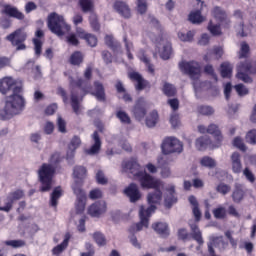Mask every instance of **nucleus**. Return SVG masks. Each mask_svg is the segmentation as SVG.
<instances>
[{"label":"nucleus","mask_w":256,"mask_h":256,"mask_svg":"<svg viewBox=\"0 0 256 256\" xmlns=\"http://www.w3.org/2000/svg\"><path fill=\"white\" fill-rule=\"evenodd\" d=\"M232 171L233 173H241L243 171V164L241 163V154L234 152L231 155Z\"/></svg>","instance_id":"obj_27"},{"label":"nucleus","mask_w":256,"mask_h":256,"mask_svg":"<svg viewBox=\"0 0 256 256\" xmlns=\"http://www.w3.org/2000/svg\"><path fill=\"white\" fill-rule=\"evenodd\" d=\"M92 139L94 141V144L90 147V149L87 150V153L89 155H97L99 151H101V137H99V132L94 131L92 134Z\"/></svg>","instance_id":"obj_25"},{"label":"nucleus","mask_w":256,"mask_h":256,"mask_svg":"<svg viewBox=\"0 0 256 256\" xmlns=\"http://www.w3.org/2000/svg\"><path fill=\"white\" fill-rule=\"evenodd\" d=\"M211 16L222 25L223 29H230L231 18L221 6H214L211 10Z\"/></svg>","instance_id":"obj_13"},{"label":"nucleus","mask_w":256,"mask_h":256,"mask_svg":"<svg viewBox=\"0 0 256 256\" xmlns=\"http://www.w3.org/2000/svg\"><path fill=\"white\" fill-rule=\"evenodd\" d=\"M25 197V192L21 189H17L13 192H10L6 197L5 206H0V211H5L9 213L13 209V203L19 201Z\"/></svg>","instance_id":"obj_14"},{"label":"nucleus","mask_w":256,"mask_h":256,"mask_svg":"<svg viewBox=\"0 0 256 256\" xmlns=\"http://www.w3.org/2000/svg\"><path fill=\"white\" fill-rule=\"evenodd\" d=\"M178 37H179L180 41L191 43V41H193V38L195 37V32L188 31L186 34L183 32H179Z\"/></svg>","instance_id":"obj_50"},{"label":"nucleus","mask_w":256,"mask_h":256,"mask_svg":"<svg viewBox=\"0 0 256 256\" xmlns=\"http://www.w3.org/2000/svg\"><path fill=\"white\" fill-rule=\"evenodd\" d=\"M89 23L92 31H95L96 33L101 31V24L99 23V17H97V14H91L89 16Z\"/></svg>","instance_id":"obj_42"},{"label":"nucleus","mask_w":256,"mask_h":256,"mask_svg":"<svg viewBox=\"0 0 256 256\" xmlns=\"http://www.w3.org/2000/svg\"><path fill=\"white\" fill-rule=\"evenodd\" d=\"M122 169H124L125 173H131L139 181L142 189H157V187H161V180L155 179L147 171L141 170V165L135 158L124 161Z\"/></svg>","instance_id":"obj_4"},{"label":"nucleus","mask_w":256,"mask_h":256,"mask_svg":"<svg viewBox=\"0 0 256 256\" xmlns=\"http://www.w3.org/2000/svg\"><path fill=\"white\" fill-rule=\"evenodd\" d=\"M123 42H124V45L126 48L127 57L131 61V60H133V54L131 53V49L133 47V42H129V40L127 39V35L123 36Z\"/></svg>","instance_id":"obj_52"},{"label":"nucleus","mask_w":256,"mask_h":256,"mask_svg":"<svg viewBox=\"0 0 256 256\" xmlns=\"http://www.w3.org/2000/svg\"><path fill=\"white\" fill-rule=\"evenodd\" d=\"M190 229L192 233H189L186 228H180L178 229L177 235L179 241H183L186 243V241H191V238L198 243V245H203L205 241L203 240V232H201V229H199V225L197 224H190Z\"/></svg>","instance_id":"obj_9"},{"label":"nucleus","mask_w":256,"mask_h":256,"mask_svg":"<svg viewBox=\"0 0 256 256\" xmlns=\"http://www.w3.org/2000/svg\"><path fill=\"white\" fill-rule=\"evenodd\" d=\"M188 201L192 205V213L195 221H201V210L199 209V201L194 195L189 196Z\"/></svg>","instance_id":"obj_26"},{"label":"nucleus","mask_w":256,"mask_h":256,"mask_svg":"<svg viewBox=\"0 0 256 256\" xmlns=\"http://www.w3.org/2000/svg\"><path fill=\"white\" fill-rule=\"evenodd\" d=\"M133 115L137 121H141L147 115V108L145 107V100L143 98H139L134 105Z\"/></svg>","instance_id":"obj_19"},{"label":"nucleus","mask_w":256,"mask_h":256,"mask_svg":"<svg viewBox=\"0 0 256 256\" xmlns=\"http://www.w3.org/2000/svg\"><path fill=\"white\" fill-rule=\"evenodd\" d=\"M233 145L240 151H247V146H245V143L243 142V139H241V137L234 138Z\"/></svg>","instance_id":"obj_58"},{"label":"nucleus","mask_w":256,"mask_h":256,"mask_svg":"<svg viewBox=\"0 0 256 256\" xmlns=\"http://www.w3.org/2000/svg\"><path fill=\"white\" fill-rule=\"evenodd\" d=\"M200 164L202 167H207L208 169H214V167H217V162L215 159L209 157V156H204L200 160Z\"/></svg>","instance_id":"obj_44"},{"label":"nucleus","mask_w":256,"mask_h":256,"mask_svg":"<svg viewBox=\"0 0 256 256\" xmlns=\"http://www.w3.org/2000/svg\"><path fill=\"white\" fill-rule=\"evenodd\" d=\"M3 243L6 247H11L12 249H21V247L27 245L25 240H6Z\"/></svg>","instance_id":"obj_41"},{"label":"nucleus","mask_w":256,"mask_h":256,"mask_svg":"<svg viewBox=\"0 0 256 256\" xmlns=\"http://www.w3.org/2000/svg\"><path fill=\"white\" fill-rule=\"evenodd\" d=\"M152 229L160 235V237H169V225L163 222H156L152 224Z\"/></svg>","instance_id":"obj_28"},{"label":"nucleus","mask_w":256,"mask_h":256,"mask_svg":"<svg viewBox=\"0 0 256 256\" xmlns=\"http://www.w3.org/2000/svg\"><path fill=\"white\" fill-rule=\"evenodd\" d=\"M116 117L117 119H119V121H121V123H123L124 125H131V117H129V114H127V112L119 110L116 113Z\"/></svg>","instance_id":"obj_47"},{"label":"nucleus","mask_w":256,"mask_h":256,"mask_svg":"<svg viewBox=\"0 0 256 256\" xmlns=\"http://www.w3.org/2000/svg\"><path fill=\"white\" fill-rule=\"evenodd\" d=\"M103 197V191L101 189L96 188L90 191L89 193V199H92V201H95L96 199H101Z\"/></svg>","instance_id":"obj_59"},{"label":"nucleus","mask_w":256,"mask_h":256,"mask_svg":"<svg viewBox=\"0 0 256 256\" xmlns=\"http://www.w3.org/2000/svg\"><path fill=\"white\" fill-rule=\"evenodd\" d=\"M158 121H159V113L156 110H153L147 115L145 123L148 127L151 128V127H155Z\"/></svg>","instance_id":"obj_38"},{"label":"nucleus","mask_w":256,"mask_h":256,"mask_svg":"<svg viewBox=\"0 0 256 256\" xmlns=\"http://www.w3.org/2000/svg\"><path fill=\"white\" fill-rule=\"evenodd\" d=\"M96 245H98V247H105V245H107V238H105V235L101 232H95L92 235Z\"/></svg>","instance_id":"obj_45"},{"label":"nucleus","mask_w":256,"mask_h":256,"mask_svg":"<svg viewBox=\"0 0 256 256\" xmlns=\"http://www.w3.org/2000/svg\"><path fill=\"white\" fill-rule=\"evenodd\" d=\"M237 70V79L243 81V83H253V78H251L250 75H256V61L247 59L240 62L237 66Z\"/></svg>","instance_id":"obj_8"},{"label":"nucleus","mask_w":256,"mask_h":256,"mask_svg":"<svg viewBox=\"0 0 256 256\" xmlns=\"http://www.w3.org/2000/svg\"><path fill=\"white\" fill-rule=\"evenodd\" d=\"M199 133H209L210 135H213L216 144H213V141H211V138L209 136H202L199 137L196 142V148L198 151H205L208 147L210 149H215L216 147H221V142L223 141V135L221 134V130H219V126L215 124H210L208 128H206L203 125L198 126Z\"/></svg>","instance_id":"obj_6"},{"label":"nucleus","mask_w":256,"mask_h":256,"mask_svg":"<svg viewBox=\"0 0 256 256\" xmlns=\"http://www.w3.org/2000/svg\"><path fill=\"white\" fill-rule=\"evenodd\" d=\"M62 195H63V190L61 189V186H57L56 188H54L50 197V205L52 207H56Z\"/></svg>","instance_id":"obj_34"},{"label":"nucleus","mask_w":256,"mask_h":256,"mask_svg":"<svg viewBox=\"0 0 256 256\" xmlns=\"http://www.w3.org/2000/svg\"><path fill=\"white\" fill-rule=\"evenodd\" d=\"M61 163V154L55 152L50 157V163H43L38 170V179L40 183L39 191L47 193L53 189V177L57 172L55 165Z\"/></svg>","instance_id":"obj_5"},{"label":"nucleus","mask_w":256,"mask_h":256,"mask_svg":"<svg viewBox=\"0 0 256 256\" xmlns=\"http://www.w3.org/2000/svg\"><path fill=\"white\" fill-rule=\"evenodd\" d=\"M162 91L166 97H175L177 95V89L170 83H164Z\"/></svg>","instance_id":"obj_43"},{"label":"nucleus","mask_w":256,"mask_h":256,"mask_svg":"<svg viewBox=\"0 0 256 256\" xmlns=\"http://www.w3.org/2000/svg\"><path fill=\"white\" fill-rule=\"evenodd\" d=\"M81 146V138L74 136L69 144V150L66 154V159H73L75 157V151Z\"/></svg>","instance_id":"obj_24"},{"label":"nucleus","mask_w":256,"mask_h":256,"mask_svg":"<svg viewBox=\"0 0 256 256\" xmlns=\"http://www.w3.org/2000/svg\"><path fill=\"white\" fill-rule=\"evenodd\" d=\"M247 191L242 184H235L234 190L232 192V201L234 203H241L245 199Z\"/></svg>","instance_id":"obj_22"},{"label":"nucleus","mask_w":256,"mask_h":256,"mask_svg":"<svg viewBox=\"0 0 256 256\" xmlns=\"http://www.w3.org/2000/svg\"><path fill=\"white\" fill-rule=\"evenodd\" d=\"M6 40L9 41L13 47H16L17 51H25L27 49V45H25L27 32H25L23 28H18L6 36Z\"/></svg>","instance_id":"obj_10"},{"label":"nucleus","mask_w":256,"mask_h":256,"mask_svg":"<svg viewBox=\"0 0 256 256\" xmlns=\"http://www.w3.org/2000/svg\"><path fill=\"white\" fill-rule=\"evenodd\" d=\"M84 83L85 80L80 78L74 82V86L71 88V107L76 115L81 113V104H79V89H81L83 93L81 99H83L87 93H91V95L96 97L97 101H106L105 87L103 86V83L94 81V91H91V87H83Z\"/></svg>","instance_id":"obj_2"},{"label":"nucleus","mask_w":256,"mask_h":256,"mask_svg":"<svg viewBox=\"0 0 256 256\" xmlns=\"http://www.w3.org/2000/svg\"><path fill=\"white\" fill-rule=\"evenodd\" d=\"M211 55H215L216 59H221L223 57V47L216 46L213 48L212 52H207V54L204 55V61H206V63H209Z\"/></svg>","instance_id":"obj_37"},{"label":"nucleus","mask_w":256,"mask_h":256,"mask_svg":"<svg viewBox=\"0 0 256 256\" xmlns=\"http://www.w3.org/2000/svg\"><path fill=\"white\" fill-rule=\"evenodd\" d=\"M78 7H80L82 13H93L95 2L93 0H78Z\"/></svg>","instance_id":"obj_30"},{"label":"nucleus","mask_w":256,"mask_h":256,"mask_svg":"<svg viewBox=\"0 0 256 256\" xmlns=\"http://www.w3.org/2000/svg\"><path fill=\"white\" fill-rule=\"evenodd\" d=\"M189 22L193 23L194 25H199L205 21L203 15H201V10H196L189 14Z\"/></svg>","instance_id":"obj_36"},{"label":"nucleus","mask_w":256,"mask_h":256,"mask_svg":"<svg viewBox=\"0 0 256 256\" xmlns=\"http://www.w3.org/2000/svg\"><path fill=\"white\" fill-rule=\"evenodd\" d=\"M217 193H220V195H227V193H230L231 191V186L225 184V183H220L216 187Z\"/></svg>","instance_id":"obj_56"},{"label":"nucleus","mask_w":256,"mask_h":256,"mask_svg":"<svg viewBox=\"0 0 256 256\" xmlns=\"http://www.w3.org/2000/svg\"><path fill=\"white\" fill-rule=\"evenodd\" d=\"M220 69L221 77H223V79H231V76L233 75V65H231V63L223 62Z\"/></svg>","instance_id":"obj_32"},{"label":"nucleus","mask_w":256,"mask_h":256,"mask_svg":"<svg viewBox=\"0 0 256 256\" xmlns=\"http://www.w3.org/2000/svg\"><path fill=\"white\" fill-rule=\"evenodd\" d=\"M8 97L5 103V107L0 109V120L7 121L14 115H19L23 109H25V98H23V86L17 85V80L11 76H6L0 79V93L7 95Z\"/></svg>","instance_id":"obj_1"},{"label":"nucleus","mask_w":256,"mask_h":256,"mask_svg":"<svg viewBox=\"0 0 256 256\" xmlns=\"http://www.w3.org/2000/svg\"><path fill=\"white\" fill-rule=\"evenodd\" d=\"M246 140L251 145H256V129H252L246 134Z\"/></svg>","instance_id":"obj_62"},{"label":"nucleus","mask_w":256,"mask_h":256,"mask_svg":"<svg viewBox=\"0 0 256 256\" xmlns=\"http://www.w3.org/2000/svg\"><path fill=\"white\" fill-rule=\"evenodd\" d=\"M221 23L215 24L213 23V20H210L207 26V30L213 37H221L223 35V30H221Z\"/></svg>","instance_id":"obj_31"},{"label":"nucleus","mask_w":256,"mask_h":256,"mask_svg":"<svg viewBox=\"0 0 256 256\" xmlns=\"http://www.w3.org/2000/svg\"><path fill=\"white\" fill-rule=\"evenodd\" d=\"M215 219H225L227 217V210L223 206H219L212 211Z\"/></svg>","instance_id":"obj_49"},{"label":"nucleus","mask_w":256,"mask_h":256,"mask_svg":"<svg viewBox=\"0 0 256 256\" xmlns=\"http://www.w3.org/2000/svg\"><path fill=\"white\" fill-rule=\"evenodd\" d=\"M128 78L133 83H136L135 84L136 91H143V89H147V87L148 88L151 87V83L145 80V78H143V75H141L139 72H135V71L129 72Z\"/></svg>","instance_id":"obj_15"},{"label":"nucleus","mask_w":256,"mask_h":256,"mask_svg":"<svg viewBox=\"0 0 256 256\" xmlns=\"http://www.w3.org/2000/svg\"><path fill=\"white\" fill-rule=\"evenodd\" d=\"M104 41L107 47H109V49H111L114 53L115 51H119V49H121V43L115 40V38H113L111 35H106Z\"/></svg>","instance_id":"obj_33"},{"label":"nucleus","mask_w":256,"mask_h":256,"mask_svg":"<svg viewBox=\"0 0 256 256\" xmlns=\"http://www.w3.org/2000/svg\"><path fill=\"white\" fill-rule=\"evenodd\" d=\"M180 70L185 75H189L191 79H199L201 77V65L196 61L181 62L179 64Z\"/></svg>","instance_id":"obj_12"},{"label":"nucleus","mask_w":256,"mask_h":256,"mask_svg":"<svg viewBox=\"0 0 256 256\" xmlns=\"http://www.w3.org/2000/svg\"><path fill=\"white\" fill-rule=\"evenodd\" d=\"M136 5L140 15H145V13H147V0H137Z\"/></svg>","instance_id":"obj_54"},{"label":"nucleus","mask_w":256,"mask_h":256,"mask_svg":"<svg viewBox=\"0 0 256 256\" xmlns=\"http://www.w3.org/2000/svg\"><path fill=\"white\" fill-rule=\"evenodd\" d=\"M173 53V47L171 46V42H166L164 44L162 51L160 52V57L164 61L171 59V54Z\"/></svg>","instance_id":"obj_39"},{"label":"nucleus","mask_w":256,"mask_h":256,"mask_svg":"<svg viewBox=\"0 0 256 256\" xmlns=\"http://www.w3.org/2000/svg\"><path fill=\"white\" fill-rule=\"evenodd\" d=\"M57 125L60 133H67V122L64 119L58 117Z\"/></svg>","instance_id":"obj_63"},{"label":"nucleus","mask_w":256,"mask_h":256,"mask_svg":"<svg viewBox=\"0 0 256 256\" xmlns=\"http://www.w3.org/2000/svg\"><path fill=\"white\" fill-rule=\"evenodd\" d=\"M107 212V203L105 201H97L94 202L92 205L88 208V215L91 217H101L103 213Z\"/></svg>","instance_id":"obj_16"},{"label":"nucleus","mask_w":256,"mask_h":256,"mask_svg":"<svg viewBox=\"0 0 256 256\" xmlns=\"http://www.w3.org/2000/svg\"><path fill=\"white\" fill-rule=\"evenodd\" d=\"M87 205V196L82 198H77L76 202V213L78 215H81L83 211H85V206Z\"/></svg>","instance_id":"obj_48"},{"label":"nucleus","mask_w":256,"mask_h":256,"mask_svg":"<svg viewBox=\"0 0 256 256\" xmlns=\"http://www.w3.org/2000/svg\"><path fill=\"white\" fill-rule=\"evenodd\" d=\"M234 89L238 93L239 97H245V95H249V89H247V87H245L243 84L235 85Z\"/></svg>","instance_id":"obj_57"},{"label":"nucleus","mask_w":256,"mask_h":256,"mask_svg":"<svg viewBox=\"0 0 256 256\" xmlns=\"http://www.w3.org/2000/svg\"><path fill=\"white\" fill-rule=\"evenodd\" d=\"M114 9L125 19H129V17H131V9H129V6L123 1H116L114 3Z\"/></svg>","instance_id":"obj_23"},{"label":"nucleus","mask_w":256,"mask_h":256,"mask_svg":"<svg viewBox=\"0 0 256 256\" xmlns=\"http://www.w3.org/2000/svg\"><path fill=\"white\" fill-rule=\"evenodd\" d=\"M162 199L163 192L161 191V187L154 188L153 192L148 193L147 203L150 206L147 209H145V206H140V222L130 227V233H133V231H141L143 227H146V229L147 227H149V217H151L152 213H155V211L157 210V205L161 203Z\"/></svg>","instance_id":"obj_3"},{"label":"nucleus","mask_w":256,"mask_h":256,"mask_svg":"<svg viewBox=\"0 0 256 256\" xmlns=\"http://www.w3.org/2000/svg\"><path fill=\"white\" fill-rule=\"evenodd\" d=\"M83 61H85V55L81 51H74L69 58L70 65L74 67H81Z\"/></svg>","instance_id":"obj_29"},{"label":"nucleus","mask_w":256,"mask_h":256,"mask_svg":"<svg viewBox=\"0 0 256 256\" xmlns=\"http://www.w3.org/2000/svg\"><path fill=\"white\" fill-rule=\"evenodd\" d=\"M74 179H80L83 181L87 177V168L85 166H75L73 169Z\"/></svg>","instance_id":"obj_40"},{"label":"nucleus","mask_w":256,"mask_h":256,"mask_svg":"<svg viewBox=\"0 0 256 256\" xmlns=\"http://www.w3.org/2000/svg\"><path fill=\"white\" fill-rule=\"evenodd\" d=\"M72 189L77 199L87 197V195H85V191H83L81 185H79L78 182H75V184L72 186Z\"/></svg>","instance_id":"obj_53"},{"label":"nucleus","mask_w":256,"mask_h":256,"mask_svg":"<svg viewBox=\"0 0 256 256\" xmlns=\"http://www.w3.org/2000/svg\"><path fill=\"white\" fill-rule=\"evenodd\" d=\"M161 149L163 155H172V153H182L183 143H181L179 139L173 136L165 137L162 141Z\"/></svg>","instance_id":"obj_11"},{"label":"nucleus","mask_w":256,"mask_h":256,"mask_svg":"<svg viewBox=\"0 0 256 256\" xmlns=\"http://www.w3.org/2000/svg\"><path fill=\"white\" fill-rule=\"evenodd\" d=\"M76 34L78 35L79 39H83L86 41L89 47H97V36L91 33H87L83 30V28H76Z\"/></svg>","instance_id":"obj_20"},{"label":"nucleus","mask_w":256,"mask_h":256,"mask_svg":"<svg viewBox=\"0 0 256 256\" xmlns=\"http://www.w3.org/2000/svg\"><path fill=\"white\" fill-rule=\"evenodd\" d=\"M244 177L249 181V183H255V174L249 170V168H245L243 171Z\"/></svg>","instance_id":"obj_64"},{"label":"nucleus","mask_w":256,"mask_h":256,"mask_svg":"<svg viewBox=\"0 0 256 256\" xmlns=\"http://www.w3.org/2000/svg\"><path fill=\"white\" fill-rule=\"evenodd\" d=\"M197 111L199 115H206V116L213 115V113H215V110H213V107L205 106V105L198 106Z\"/></svg>","instance_id":"obj_51"},{"label":"nucleus","mask_w":256,"mask_h":256,"mask_svg":"<svg viewBox=\"0 0 256 256\" xmlns=\"http://www.w3.org/2000/svg\"><path fill=\"white\" fill-rule=\"evenodd\" d=\"M168 194L164 198V205L167 209H171L177 203V196H175V186L170 185L166 188Z\"/></svg>","instance_id":"obj_21"},{"label":"nucleus","mask_w":256,"mask_h":256,"mask_svg":"<svg viewBox=\"0 0 256 256\" xmlns=\"http://www.w3.org/2000/svg\"><path fill=\"white\" fill-rule=\"evenodd\" d=\"M47 25L51 33L57 35L58 37H63L65 33L71 31V26L67 24L65 18L56 12L49 14Z\"/></svg>","instance_id":"obj_7"},{"label":"nucleus","mask_w":256,"mask_h":256,"mask_svg":"<svg viewBox=\"0 0 256 256\" xmlns=\"http://www.w3.org/2000/svg\"><path fill=\"white\" fill-rule=\"evenodd\" d=\"M69 239H71V237L69 236V234H67L63 242L52 249V253L54 255H61V253H63L65 249L69 247Z\"/></svg>","instance_id":"obj_35"},{"label":"nucleus","mask_w":256,"mask_h":256,"mask_svg":"<svg viewBox=\"0 0 256 256\" xmlns=\"http://www.w3.org/2000/svg\"><path fill=\"white\" fill-rule=\"evenodd\" d=\"M124 193L130 199V203H137L141 199V191H139V186L135 183L129 184L124 189Z\"/></svg>","instance_id":"obj_18"},{"label":"nucleus","mask_w":256,"mask_h":256,"mask_svg":"<svg viewBox=\"0 0 256 256\" xmlns=\"http://www.w3.org/2000/svg\"><path fill=\"white\" fill-rule=\"evenodd\" d=\"M3 15H7V17H12L13 19H17L18 21H23L25 19V14L19 11V9L11 4H4L2 9Z\"/></svg>","instance_id":"obj_17"},{"label":"nucleus","mask_w":256,"mask_h":256,"mask_svg":"<svg viewBox=\"0 0 256 256\" xmlns=\"http://www.w3.org/2000/svg\"><path fill=\"white\" fill-rule=\"evenodd\" d=\"M96 181L99 185H107L108 180L105 177V173H103V170H98L96 173Z\"/></svg>","instance_id":"obj_60"},{"label":"nucleus","mask_w":256,"mask_h":256,"mask_svg":"<svg viewBox=\"0 0 256 256\" xmlns=\"http://www.w3.org/2000/svg\"><path fill=\"white\" fill-rule=\"evenodd\" d=\"M34 51L37 56L41 55L43 49V42L40 39L33 38Z\"/></svg>","instance_id":"obj_61"},{"label":"nucleus","mask_w":256,"mask_h":256,"mask_svg":"<svg viewBox=\"0 0 256 256\" xmlns=\"http://www.w3.org/2000/svg\"><path fill=\"white\" fill-rule=\"evenodd\" d=\"M151 23L156 27L158 31H160L161 37L156 39V42L158 45H161V41H163V27H161V24H159V20L155 18H151Z\"/></svg>","instance_id":"obj_55"},{"label":"nucleus","mask_w":256,"mask_h":256,"mask_svg":"<svg viewBox=\"0 0 256 256\" xmlns=\"http://www.w3.org/2000/svg\"><path fill=\"white\" fill-rule=\"evenodd\" d=\"M249 53H251V48L249 47V44H247V42H242L240 51L238 52V57L240 59H247V57H249Z\"/></svg>","instance_id":"obj_46"}]
</instances>
